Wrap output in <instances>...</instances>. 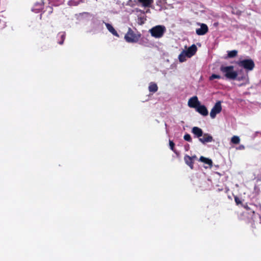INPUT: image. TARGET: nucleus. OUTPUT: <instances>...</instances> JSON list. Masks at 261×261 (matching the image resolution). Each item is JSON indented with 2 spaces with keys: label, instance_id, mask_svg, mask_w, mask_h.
<instances>
[{
  "label": "nucleus",
  "instance_id": "f257e3e1",
  "mask_svg": "<svg viewBox=\"0 0 261 261\" xmlns=\"http://www.w3.org/2000/svg\"><path fill=\"white\" fill-rule=\"evenodd\" d=\"M141 37L140 34L135 33V32L130 28L125 35L124 39L127 42L136 43L137 42Z\"/></svg>",
  "mask_w": 261,
  "mask_h": 261
},
{
  "label": "nucleus",
  "instance_id": "f03ea898",
  "mask_svg": "<svg viewBox=\"0 0 261 261\" xmlns=\"http://www.w3.org/2000/svg\"><path fill=\"white\" fill-rule=\"evenodd\" d=\"M220 70L222 72L225 73V76L228 79L234 80L237 77L238 73L236 71H233V66H222L220 67Z\"/></svg>",
  "mask_w": 261,
  "mask_h": 261
},
{
  "label": "nucleus",
  "instance_id": "7ed1b4c3",
  "mask_svg": "<svg viewBox=\"0 0 261 261\" xmlns=\"http://www.w3.org/2000/svg\"><path fill=\"white\" fill-rule=\"evenodd\" d=\"M166 31V28L163 25H156L149 30L152 36L159 38L162 37Z\"/></svg>",
  "mask_w": 261,
  "mask_h": 261
},
{
  "label": "nucleus",
  "instance_id": "20e7f679",
  "mask_svg": "<svg viewBox=\"0 0 261 261\" xmlns=\"http://www.w3.org/2000/svg\"><path fill=\"white\" fill-rule=\"evenodd\" d=\"M222 110L221 102L217 101L212 109L210 112V116L212 118H215L217 114L220 113Z\"/></svg>",
  "mask_w": 261,
  "mask_h": 261
},
{
  "label": "nucleus",
  "instance_id": "39448f33",
  "mask_svg": "<svg viewBox=\"0 0 261 261\" xmlns=\"http://www.w3.org/2000/svg\"><path fill=\"white\" fill-rule=\"evenodd\" d=\"M200 104V102L198 100V97L196 96L190 98L188 101L189 107L195 109Z\"/></svg>",
  "mask_w": 261,
  "mask_h": 261
},
{
  "label": "nucleus",
  "instance_id": "423d86ee",
  "mask_svg": "<svg viewBox=\"0 0 261 261\" xmlns=\"http://www.w3.org/2000/svg\"><path fill=\"white\" fill-rule=\"evenodd\" d=\"M208 31V28L206 24L201 23L200 28L196 30V33L198 35H204Z\"/></svg>",
  "mask_w": 261,
  "mask_h": 261
},
{
  "label": "nucleus",
  "instance_id": "0eeeda50",
  "mask_svg": "<svg viewBox=\"0 0 261 261\" xmlns=\"http://www.w3.org/2000/svg\"><path fill=\"white\" fill-rule=\"evenodd\" d=\"M199 140L204 144L206 143L212 142L214 141L213 137L207 133L203 134V138H199Z\"/></svg>",
  "mask_w": 261,
  "mask_h": 261
},
{
  "label": "nucleus",
  "instance_id": "6e6552de",
  "mask_svg": "<svg viewBox=\"0 0 261 261\" xmlns=\"http://www.w3.org/2000/svg\"><path fill=\"white\" fill-rule=\"evenodd\" d=\"M197 50V48L196 45L193 44L190 46L187 50H185L186 53L188 55V58H191L194 56Z\"/></svg>",
  "mask_w": 261,
  "mask_h": 261
},
{
  "label": "nucleus",
  "instance_id": "1a4fd4ad",
  "mask_svg": "<svg viewBox=\"0 0 261 261\" xmlns=\"http://www.w3.org/2000/svg\"><path fill=\"white\" fill-rule=\"evenodd\" d=\"M196 111L204 116H207L208 114L206 107L204 105H201L200 104L196 108Z\"/></svg>",
  "mask_w": 261,
  "mask_h": 261
},
{
  "label": "nucleus",
  "instance_id": "9d476101",
  "mask_svg": "<svg viewBox=\"0 0 261 261\" xmlns=\"http://www.w3.org/2000/svg\"><path fill=\"white\" fill-rule=\"evenodd\" d=\"M192 133L195 135L196 137L200 138L201 137L203 136V131L202 130L197 126H194L192 129Z\"/></svg>",
  "mask_w": 261,
  "mask_h": 261
},
{
  "label": "nucleus",
  "instance_id": "9b49d317",
  "mask_svg": "<svg viewBox=\"0 0 261 261\" xmlns=\"http://www.w3.org/2000/svg\"><path fill=\"white\" fill-rule=\"evenodd\" d=\"M255 64L251 59H246V70L251 71L254 68Z\"/></svg>",
  "mask_w": 261,
  "mask_h": 261
},
{
  "label": "nucleus",
  "instance_id": "f8f14e48",
  "mask_svg": "<svg viewBox=\"0 0 261 261\" xmlns=\"http://www.w3.org/2000/svg\"><path fill=\"white\" fill-rule=\"evenodd\" d=\"M184 161L186 164L188 165L191 169L194 168V162L192 160V158L190 156L186 154L184 156Z\"/></svg>",
  "mask_w": 261,
  "mask_h": 261
},
{
  "label": "nucleus",
  "instance_id": "ddd939ff",
  "mask_svg": "<svg viewBox=\"0 0 261 261\" xmlns=\"http://www.w3.org/2000/svg\"><path fill=\"white\" fill-rule=\"evenodd\" d=\"M138 2L141 4L142 6L145 8L151 7L153 3V0H138Z\"/></svg>",
  "mask_w": 261,
  "mask_h": 261
},
{
  "label": "nucleus",
  "instance_id": "4468645a",
  "mask_svg": "<svg viewBox=\"0 0 261 261\" xmlns=\"http://www.w3.org/2000/svg\"><path fill=\"white\" fill-rule=\"evenodd\" d=\"M105 25L107 27V29L109 30L110 32H111L113 35L119 37V35L115 29L113 28V27L109 23H105Z\"/></svg>",
  "mask_w": 261,
  "mask_h": 261
},
{
  "label": "nucleus",
  "instance_id": "2eb2a0df",
  "mask_svg": "<svg viewBox=\"0 0 261 261\" xmlns=\"http://www.w3.org/2000/svg\"><path fill=\"white\" fill-rule=\"evenodd\" d=\"M148 89H149V92H152V93H155L158 91V87L155 83L151 82L149 84V85L148 87Z\"/></svg>",
  "mask_w": 261,
  "mask_h": 261
},
{
  "label": "nucleus",
  "instance_id": "dca6fc26",
  "mask_svg": "<svg viewBox=\"0 0 261 261\" xmlns=\"http://www.w3.org/2000/svg\"><path fill=\"white\" fill-rule=\"evenodd\" d=\"M199 161L201 162H203L206 164L208 165L210 167L212 166L213 162L211 159L201 156L199 158Z\"/></svg>",
  "mask_w": 261,
  "mask_h": 261
},
{
  "label": "nucleus",
  "instance_id": "f3484780",
  "mask_svg": "<svg viewBox=\"0 0 261 261\" xmlns=\"http://www.w3.org/2000/svg\"><path fill=\"white\" fill-rule=\"evenodd\" d=\"M188 57V55L185 50H183L178 56V60L180 62H185L186 60V58Z\"/></svg>",
  "mask_w": 261,
  "mask_h": 261
},
{
  "label": "nucleus",
  "instance_id": "a211bd4d",
  "mask_svg": "<svg viewBox=\"0 0 261 261\" xmlns=\"http://www.w3.org/2000/svg\"><path fill=\"white\" fill-rule=\"evenodd\" d=\"M238 51L236 50L229 51L228 53V57L229 58H233L237 55Z\"/></svg>",
  "mask_w": 261,
  "mask_h": 261
},
{
  "label": "nucleus",
  "instance_id": "6ab92c4d",
  "mask_svg": "<svg viewBox=\"0 0 261 261\" xmlns=\"http://www.w3.org/2000/svg\"><path fill=\"white\" fill-rule=\"evenodd\" d=\"M231 141L232 143L237 144L240 142V138L238 136H233L231 138Z\"/></svg>",
  "mask_w": 261,
  "mask_h": 261
},
{
  "label": "nucleus",
  "instance_id": "aec40b11",
  "mask_svg": "<svg viewBox=\"0 0 261 261\" xmlns=\"http://www.w3.org/2000/svg\"><path fill=\"white\" fill-rule=\"evenodd\" d=\"M60 35L61 40L59 41V44L62 45L63 44V42L65 39V33H62L59 34Z\"/></svg>",
  "mask_w": 261,
  "mask_h": 261
},
{
  "label": "nucleus",
  "instance_id": "412c9836",
  "mask_svg": "<svg viewBox=\"0 0 261 261\" xmlns=\"http://www.w3.org/2000/svg\"><path fill=\"white\" fill-rule=\"evenodd\" d=\"M184 139L187 141H188V142H191L192 140V138L191 137V136L188 134H186L184 136Z\"/></svg>",
  "mask_w": 261,
  "mask_h": 261
},
{
  "label": "nucleus",
  "instance_id": "4be33fe9",
  "mask_svg": "<svg viewBox=\"0 0 261 261\" xmlns=\"http://www.w3.org/2000/svg\"><path fill=\"white\" fill-rule=\"evenodd\" d=\"M215 79H221V76L216 74H213L211 76H210V80L212 81Z\"/></svg>",
  "mask_w": 261,
  "mask_h": 261
},
{
  "label": "nucleus",
  "instance_id": "5701e85b",
  "mask_svg": "<svg viewBox=\"0 0 261 261\" xmlns=\"http://www.w3.org/2000/svg\"><path fill=\"white\" fill-rule=\"evenodd\" d=\"M169 146H170V149L173 151H174V152H176L175 151V150L174 149V146H175V144L174 143L171 141V140H169Z\"/></svg>",
  "mask_w": 261,
  "mask_h": 261
},
{
  "label": "nucleus",
  "instance_id": "b1692460",
  "mask_svg": "<svg viewBox=\"0 0 261 261\" xmlns=\"http://www.w3.org/2000/svg\"><path fill=\"white\" fill-rule=\"evenodd\" d=\"M234 201H235L237 205H239V204L243 205L241 199L238 197H237V196L234 197Z\"/></svg>",
  "mask_w": 261,
  "mask_h": 261
},
{
  "label": "nucleus",
  "instance_id": "393cba45",
  "mask_svg": "<svg viewBox=\"0 0 261 261\" xmlns=\"http://www.w3.org/2000/svg\"><path fill=\"white\" fill-rule=\"evenodd\" d=\"M240 65L245 68V60H243L240 62Z\"/></svg>",
  "mask_w": 261,
  "mask_h": 261
},
{
  "label": "nucleus",
  "instance_id": "a878e982",
  "mask_svg": "<svg viewBox=\"0 0 261 261\" xmlns=\"http://www.w3.org/2000/svg\"><path fill=\"white\" fill-rule=\"evenodd\" d=\"M191 158H192V160L193 161L194 159H196L197 158L196 156L195 155H193L192 156H191Z\"/></svg>",
  "mask_w": 261,
  "mask_h": 261
},
{
  "label": "nucleus",
  "instance_id": "bb28decb",
  "mask_svg": "<svg viewBox=\"0 0 261 261\" xmlns=\"http://www.w3.org/2000/svg\"><path fill=\"white\" fill-rule=\"evenodd\" d=\"M248 81H249V80H248V79H247L246 78V82H245V83H246V84L248 83Z\"/></svg>",
  "mask_w": 261,
  "mask_h": 261
}]
</instances>
